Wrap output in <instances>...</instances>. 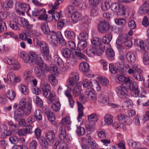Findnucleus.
<instances>
[{
	"label": "nucleus",
	"instance_id": "nucleus-41",
	"mask_svg": "<svg viewBox=\"0 0 149 149\" xmlns=\"http://www.w3.org/2000/svg\"><path fill=\"white\" fill-rule=\"evenodd\" d=\"M91 42L92 44L94 45V46H96L97 47L104 45L101 42V39L98 38H95L91 40Z\"/></svg>",
	"mask_w": 149,
	"mask_h": 149
},
{
	"label": "nucleus",
	"instance_id": "nucleus-47",
	"mask_svg": "<svg viewBox=\"0 0 149 149\" xmlns=\"http://www.w3.org/2000/svg\"><path fill=\"white\" fill-rule=\"evenodd\" d=\"M9 25L10 27L13 30L17 31L20 30L19 24L16 21H10L9 22Z\"/></svg>",
	"mask_w": 149,
	"mask_h": 149
},
{
	"label": "nucleus",
	"instance_id": "nucleus-36",
	"mask_svg": "<svg viewBox=\"0 0 149 149\" xmlns=\"http://www.w3.org/2000/svg\"><path fill=\"white\" fill-rule=\"evenodd\" d=\"M72 22L74 23L77 22L81 19V15L77 11L72 14L71 16Z\"/></svg>",
	"mask_w": 149,
	"mask_h": 149
},
{
	"label": "nucleus",
	"instance_id": "nucleus-48",
	"mask_svg": "<svg viewBox=\"0 0 149 149\" xmlns=\"http://www.w3.org/2000/svg\"><path fill=\"white\" fill-rule=\"evenodd\" d=\"M54 62L56 65L62 67L63 65V62L62 60L58 55H55L54 56Z\"/></svg>",
	"mask_w": 149,
	"mask_h": 149
},
{
	"label": "nucleus",
	"instance_id": "nucleus-39",
	"mask_svg": "<svg viewBox=\"0 0 149 149\" xmlns=\"http://www.w3.org/2000/svg\"><path fill=\"white\" fill-rule=\"evenodd\" d=\"M47 15L45 9L42 8L41 9L40 13L38 18L40 20L46 21L47 19Z\"/></svg>",
	"mask_w": 149,
	"mask_h": 149
},
{
	"label": "nucleus",
	"instance_id": "nucleus-27",
	"mask_svg": "<svg viewBox=\"0 0 149 149\" xmlns=\"http://www.w3.org/2000/svg\"><path fill=\"white\" fill-rule=\"evenodd\" d=\"M56 133L53 130L48 132L46 133V137L50 142L52 143L54 141Z\"/></svg>",
	"mask_w": 149,
	"mask_h": 149
},
{
	"label": "nucleus",
	"instance_id": "nucleus-61",
	"mask_svg": "<svg viewBox=\"0 0 149 149\" xmlns=\"http://www.w3.org/2000/svg\"><path fill=\"white\" fill-rule=\"evenodd\" d=\"M52 14L53 18L56 21H58L59 20L60 17H62V15L61 11H60L59 13L56 11H54L52 13Z\"/></svg>",
	"mask_w": 149,
	"mask_h": 149
},
{
	"label": "nucleus",
	"instance_id": "nucleus-10",
	"mask_svg": "<svg viewBox=\"0 0 149 149\" xmlns=\"http://www.w3.org/2000/svg\"><path fill=\"white\" fill-rule=\"evenodd\" d=\"M109 29V24L107 21H102L98 25V30L101 33H106L108 32Z\"/></svg>",
	"mask_w": 149,
	"mask_h": 149
},
{
	"label": "nucleus",
	"instance_id": "nucleus-22",
	"mask_svg": "<svg viewBox=\"0 0 149 149\" xmlns=\"http://www.w3.org/2000/svg\"><path fill=\"white\" fill-rule=\"evenodd\" d=\"M116 65L117 67V68H115L113 63H110L109 65V71L112 73L116 74L117 70H120V67H123V65L122 64L120 65L118 62H117Z\"/></svg>",
	"mask_w": 149,
	"mask_h": 149
},
{
	"label": "nucleus",
	"instance_id": "nucleus-53",
	"mask_svg": "<svg viewBox=\"0 0 149 149\" xmlns=\"http://www.w3.org/2000/svg\"><path fill=\"white\" fill-rule=\"evenodd\" d=\"M48 77L49 81L53 86H55L57 84V81L54 76L52 75H49Z\"/></svg>",
	"mask_w": 149,
	"mask_h": 149
},
{
	"label": "nucleus",
	"instance_id": "nucleus-60",
	"mask_svg": "<svg viewBox=\"0 0 149 149\" xmlns=\"http://www.w3.org/2000/svg\"><path fill=\"white\" fill-rule=\"evenodd\" d=\"M61 123L63 125L65 126L67 125L70 124L71 123L70 117L67 116L63 118L61 120Z\"/></svg>",
	"mask_w": 149,
	"mask_h": 149
},
{
	"label": "nucleus",
	"instance_id": "nucleus-55",
	"mask_svg": "<svg viewBox=\"0 0 149 149\" xmlns=\"http://www.w3.org/2000/svg\"><path fill=\"white\" fill-rule=\"evenodd\" d=\"M6 23L2 19H0V33L6 31Z\"/></svg>",
	"mask_w": 149,
	"mask_h": 149
},
{
	"label": "nucleus",
	"instance_id": "nucleus-6",
	"mask_svg": "<svg viewBox=\"0 0 149 149\" xmlns=\"http://www.w3.org/2000/svg\"><path fill=\"white\" fill-rule=\"evenodd\" d=\"M40 87L44 96L48 98V100L50 103L53 102L56 98V95L51 91V87L49 84L41 82Z\"/></svg>",
	"mask_w": 149,
	"mask_h": 149
},
{
	"label": "nucleus",
	"instance_id": "nucleus-14",
	"mask_svg": "<svg viewBox=\"0 0 149 149\" xmlns=\"http://www.w3.org/2000/svg\"><path fill=\"white\" fill-rule=\"evenodd\" d=\"M115 80L118 83H121L124 82V84L130 86V80L129 78L127 79L124 76L120 74L116 76Z\"/></svg>",
	"mask_w": 149,
	"mask_h": 149
},
{
	"label": "nucleus",
	"instance_id": "nucleus-42",
	"mask_svg": "<svg viewBox=\"0 0 149 149\" xmlns=\"http://www.w3.org/2000/svg\"><path fill=\"white\" fill-rule=\"evenodd\" d=\"M64 0H54L55 4L53 6L52 8L49 10L48 13H52L54 12V10L57 8V6L60 3H62Z\"/></svg>",
	"mask_w": 149,
	"mask_h": 149
},
{
	"label": "nucleus",
	"instance_id": "nucleus-30",
	"mask_svg": "<svg viewBox=\"0 0 149 149\" xmlns=\"http://www.w3.org/2000/svg\"><path fill=\"white\" fill-rule=\"evenodd\" d=\"M126 58L127 61L131 63H134L136 61V57L134 54L132 52H127Z\"/></svg>",
	"mask_w": 149,
	"mask_h": 149
},
{
	"label": "nucleus",
	"instance_id": "nucleus-45",
	"mask_svg": "<svg viewBox=\"0 0 149 149\" xmlns=\"http://www.w3.org/2000/svg\"><path fill=\"white\" fill-rule=\"evenodd\" d=\"M77 11V10L74 7L69 6H68L65 10V14H67L68 15H70L71 14L72 15V14L74 13Z\"/></svg>",
	"mask_w": 149,
	"mask_h": 149
},
{
	"label": "nucleus",
	"instance_id": "nucleus-24",
	"mask_svg": "<svg viewBox=\"0 0 149 149\" xmlns=\"http://www.w3.org/2000/svg\"><path fill=\"white\" fill-rule=\"evenodd\" d=\"M39 59L40 60L38 62L37 65H38L41 68V69L44 72H47L49 71V67L45 63L42 62V58L41 57H40Z\"/></svg>",
	"mask_w": 149,
	"mask_h": 149
},
{
	"label": "nucleus",
	"instance_id": "nucleus-56",
	"mask_svg": "<svg viewBox=\"0 0 149 149\" xmlns=\"http://www.w3.org/2000/svg\"><path fill=\"white\" fill-rule=\"evenodd\" d=\"M88 34L86 32L80 33L78 36V39L80 41H85L88 39Z\"/></svg>",
	"mask_w": 149,
	"mask_h": 149
},
{
	"label": "nucleus",
	"instance_id": "nucleus-23",
	"mask_svg": "<svg viewBox=\"0 0 149 149\" xmlns=\"http://www.w3.org/2000/svg\"><path fill=\"white\" fill-rule=\"evenodd\" d=\"M13 5V2L11 0H7L1 3V6L4 10H9Z\"/></svg>",
	"mask_w": 149,
	"mask_h": 149
},
{
	"label": "nucleus",
	"instance_id": "nucleus-2",
	"mask_svg": "<svg viewBox=\"0 0 149 149\" xmlns=\"http://www.w3.org/2000/svg\"><path fill=\"white\" fill-rule=\"evenodd\" d=\"M79 79L78 73L76 72H72L70 74L69 79L68 81V85L66 86L67 89L64 92V94L68 97L70 105L72 108L74 106V101L72 96L70 93L72 89L69 86H74L76 84Z\"/></svg>",
	"mask_w": 149,
	"mask_h": 149
},
{
	"label": "nucleus",
	"instance_id": "nucleus-17",
	"mask_svg": "<svg viewBox=\"0 0 149 149\" xmlns=\"http://www.w3.org/2000/svg\"><path fill=\"white\" fill-rule=\"evenodd\" d=\"M61 53L64 57L68 59H71V61L73 60V58L72 57V52L68 48L65 47L62 49L61 51Z\"/></svg>",
	"mask_w": 149,
	"mask_h": 149
},
{
	"label": "nucleus",
	"instance_id": "nucleus-1",
	"mask_svg": "<svg viewBox=\"0 0 149 149\" xmlns=\"http://www.w3.org/2000/svg\"><path fill=\"white\" fill-rule=\"evenodd\" d=\"M32 108L31 102L28 101L26 103V99L22 98L19 102V108L15 111L14 116L15 120L18 121L24 114L26 116L29 115L31 113Z\"/></svg>",
	"mask_w": 149,
	"mask_h": 149
},
{
	"label": "nucleus",
	"instance_id": "nucleus-32",
	"mask_svg": "<svg viewBox=\"0 0 149 149\" xmlns=\"http://www.w3.org/2000/svg\"><path fill=\"white\" fill-rule=\"evenodd\" d=\"M21 22L24 28L27 30L29 31L32 29L33 25L29 24V22L26 19H22L21 20Z\"/></svg>",
	"mask_w": 149,
	"mask_h": 149
},
{
	"label": "nucleus",
	"instance_id": "nucleus-35",
	"mask_svg": "<svg viewBox=\"0 0 149 149\" xmlns=\"http://www.w3.org/2000/svg\"><path fill=\"white\" fill-rule=\"evenodd\" d=\"M97 47L94 46V47L91 46L90 47L89 51L87 52L86 50L83 52L84 54H86L88 56H90L92 54H96L97 53Z\"/></svg>",
	"mask_w": 149,
	"mask_h": 149
},
{
	"label": "nucleus",
	"instance_id": "nucleus-33",
	"mask_svg": "<svg viewBox=\"0 0 149 149\" xmlns=\"http://www.w3.org/2000/svg\"><path fill=\"white\" fill-rule=\"evenodd\" d=\"M127 142L129 146H131L132 148L134 149H138L141 146V143L139 142L133 141L130 139L127 140Z\"/></svg>",
	"mask_w": 149,
	"mask_h": 149
},
{
	"label": "nucleus",
	"instance_id": "nucleus-4",
	"mask_svg": "<svg viewBox=\"0 0 149 149\" xmlns=\"http://www.w3.org/2000/svg\"><path fill=\"white\" fill-rule=\"evenodd\" d=\"M47 39L49 42L52 45L56 46L58 44V40L59 43L62 45L65 44V42L60 32H56L52 31L50 35L48 36Z\"/></svg>",
	"mask_w": 149,
	"mask_h": 149
},
{
	"label": "nucleus",
	"instance_id": "nucleus-54",
	"mask_svg": "<svg viewBox=\"0 0 149 149\" xmlns=\"http://www.w3.org/2000/svg\"><path fill=\"white\" fill-rule=\"evenodd\" d=\"M42 113L39 109H36L34 113V115L36 119L38 120H41L42 118Z\"/></svg>",
	"mask_w": 149,
	"mask_h": 149
},
{
	"label": "nucleus",
	"instance_id": "nucleus-58",
	"mask_svg": "<svg viewBox=\"0 0 149 149\" xmlns=\"http://www.w3.org/2000/svg\"><path fill=\"white\" fill-rule=\"evenodd\" d=\"M19 6H20L22 10L24 11L27 13L30 9V6L26 3L19 4Z\"/></svg>",
	"mask_w": 149,
	"mask_h": 149
},
{
	"label": "nucleus",
	"instance_id": "nucleus-40",
	"mask_svg": "<svg viewBox=\"0 0 149 149\" xmlns=\"http://www.w3.org/2000/svg\"><path fill=\"white\" fill-rule=\"evenodd\" d=\"M19 89L22 93L25 95L28 94L29 90L27 86L24 84H21L18 86Z\"/></svg>",
	"mask_w": 149,
	"mask_h": 149
},
{
	"label": "nucleus",
	"instance_id": "nucleus-52",
	"mask_svg": "<svg viewBox=\"0 0 149 149\" xmlns=\"http://www.w3.org/2000/svg\"><path fill=\"white\" fill-rule=\"evenodd\" d=\"M64 33L65 37L69 39H73L75 37L74 33L73 31H65Z\"/></svg>",
	"mask_w": 149,
	"mask_h": 149
},
{
	"label": "nucleus",
	"instance_id": "nucleus-59",
	"mask_svg": "<svg viewBox=\"0 0 149 149\" xmlns=\"http://www.w3.org/2000/svg\"><path fill=\"white\" fill-rule=\"evenodd\" d=\"M143 62L145 65L149 64V52H146L143 58Z\"/></svg>",
	"mask_w": 149,
	"mask_h": 149
},
{
	"label": "nucleus",
	"instance_id": "nucleus-50",
	"mask_svg": "<svg viewBox=\"0 0 149 149\" xmlns=\"http://www.w3.org/2000/svg\"><path fill=\"white\" fill-rule=\"evenodd\" d=\"M115 22L116 24L120 26L125 25L127 23L126 19L123 18H116Z\"/></svg>",
	"mask_w": 149,
	"mask_h": 149
},
{
	"label": "nucleus",
	"instance_id": "nucleus-25",
	"mask_svg": "<svg viewBox=\"0 0 149 149\" xmlns=\"http://www.w3.org/2000/svg\"><path fill=\"white\" fill-rule=\"evenodd\" d=\"M34 72L36 75L40 79H42L45 77L44 72L38 66H36L34 69Z\"/></svg>",
	"mask_w": 149,
	"mask_h": 149
},
{
	"label": "nucleus",
	"instance_id": "nucleus-63",
	"mask_svg": "<svg viewBox=\"0 0 149 149\" xmlns=\"http://www.w3.org/2000/svg\"><path fill=\"white\" fill-rule=\"evenodd\" d=\"M7 96L9 99L13 100L15 98V94L12 90H9L7 91Z\"/></svg>",
	"mask_w": 149,
	"mask_h": 149
},
{
	"label": "nucleus",
	"instance_id": "nucleus-46",
	"mask_svg": "<svg viewBox=\"0 0 149 149\" xmlns=\"http://www.w3.org/2000/svg\"><path fill=\"white\" fill-rule=\"evenodd\" d=\"M81 87L79 86H76L74 88L72 91L73 96L75 97H77L80 94Z\"/></svg>",
	"mask_w": 149,
	"mask_h": 149
},
{
	"label": "nucleus",
	"instance_id": "nucleus-21",
	"mask_svg": "<svg viewBox=\"0 0 149 149\" xmlns=\"http://www.w3.org/2000/svg\"><path fill=\"white\" fill-rule=\"evenodd\" d=\"M48 103L49 104L53 103L52 105V107L54 111H59L60 108L61 104L58 99L56 97L53 102L50 103L49 101H48Z\"/></svg>",
	"mask_w": 149,
	"mask_h": 149
},
{
	"label": "nucleus",
	"instance_id": "nucleus-9",
	"mask_svg": "<svg viewBox=\"0 0 149 149\" xmlns=\"http://www.w3.org/2000/svg\"><path fill=\"white\" fill-rule=\"evenodd\" d=\"M145 45L143 42L140 39H136L134 42V44L136 46H139L143 52L145 51V46L148 49H149V38L145 40Z\"/></svg>",
	"mask_w": 149,
	"mask_h": 149
},
{
	"label": "nucleus",
	"instance_id": "nucleus-19",
	"mask_svg": "<svg viewBox=\"0 0 149 149\" xmlns=\"http://www.w3.org/2000/svg\"><path fill=\"white\" fill-rule=\"evenodd\" d=\"M127 72L130 74L136 73H141L142 72V70L139 67L137 64H134L131 66L130 68L128 69Z\"/></svg>",
	"mask_w": 149,
	"mask_h": 149
},
{
	"label": "nucleus",
	"instance_id": "nucleus-29",
	"mask_svg": "<svg viewBox=\"0 0 149 149\" xmlns=\"http://www.w3.org/2000/svg\"><path fill=\"white\" fill-rule=\"evenodd\" d=\"M45 113L49 120L52 124H55V118L53 112L49 111L47 110L46 111Z\"/></svg>",
	"mask_w": 149,
	"mask_h": 149
},
{
	"label": "nucleus",
	"instance_id": "nucleus-44",
	"mask_svg": "<svg viewBox=\"0 0 149 149\" xmlns=\"http://www.w3.org/2000/svg\"><path fill=\"white\" fill-rule=\"evenodd\" d=\"M113 127L115 129L120 128L124 130L126 129L125 124H122L118 121L114 122L113 123Z\"/></svg>",
	"mask_w": 149,
	"mask_h": 149
},
{
	"label": "nucleus",
	"instance_id": "nucleus-51",
	"mask_svg": "<svg viewBox=\"0 0 149 149\" xmlns=\"http://www.w3.org/2000/svg\"><path fill=\"white\" fill-rule=\"evenodd\" d=\"M132 105V101L130 100L123 102V103L122 107L124 109H127L131 108Z\"/></svg>",
	"mask_w": 149,
	"mask_h": 149
},
{
	"label": "nucleus",
	"instance_id": "nucleus-37",
	"mask_svg": "<svg viewBox=\"0 0 149 149\" xmlns=\"http://www.w3.org/2000/svg\"><path fill=\"white\" fill-rule=\"evenodd\" d=\"M113 116L110 114H107L104 116V121L108 125H111L113 122Z\"/></svg>",
	"mask_w": 149,
	"mask_h": 149
},
{
	"label": "nucleus",
	"instance_id": "nucleus-64",
	"mask_svg": "<svg viewBox=\"0 0 149 149\" xmlns=\"http://www.w3.org/2000/svg\"><path fill=\"white\" fill-rule=\"evenodd\" d=\"M57 143L58 144V149H68V146L66 142L61 141L59 143Z\"/></svg>",
	"mask_w": 149,
	"mask_h": 149
},
{
	"label": "nucleus",
	"instance_id": "nucleus-34",
	"mask_svg": "<svg viewBox=\"0 0 149 149\" xmlns=\"http://www.w3.org/2000/svg\"><path fill=\"white\" fill-rule=\"evenodd\" d=\"M149 6L146 4H144L141 6L138 10V13L141 15H143L147 13L148 10Z\"/></svg>",
	"mask_w": 149,
	"mask_h": 149
},
{
	"label": "nucleus",
	"instance_id": "nucleus-3",
	"mask_svg": "<svg viewBox=\"0 0 149 149\" xmlns=\"http://www.w3.org/2000/svg\"><path fill=\"white\" fill-rule=\"evenodd\" d=\"M102 10L106 11L111 7L114 13L118 16H120L124 15L125 11V8L123 5L118 3H111V0H106L101 5Z\"/></svg>",
	"mask_w": 149,
	"mask_h": 149
},
{
	"label": "nucleus",
	"instance_id": "nucleus-43",
	"mask_svg": "<svg viewBox=\"0 0 149 149\" xmlns=\"http://www.w3.org/2000/svg\"><path fill=\"white\" fill-rule=\"evenodd\" d=\"M112 38V36L110 34H107L105 36L103 37L102 40L103 43L104 44H109Z\"/></svg>",
	"mask_w": 149,
	"mask_h": 149
},
{
	"label": "nucleus",
	"instance_id": "nucleus-62",
	"mask_svg": "<svg viewBox=\"0 0 149 149\" xmlns=\"http://www.w3.org/2000/svg\"><path fill=\"white\" fill-rule=\"evenodd\" d=\"M118 120L119 122L122 124H125L126 123L125 116L122 114H120L117 116Z\"/></svg>",
	"mask_w": 149,
	"mask_h": 149
},
{
	"label": "nucleus",
	"instance_id": "nucleus-38",
	"mask_svg": "<svg viewBox=\"0 0 149 149\" xmlns=\"http://www.w3.org/2000/svg\"><path fill=\"white\" fill-rule=\"evenodd\" d=\"M39 143L42 149H48V143L45 138L41 139L39 140Z\"/></svg>",
	"mask_w": 149,
	"mask_h": 149
},
{
	"label": "nucleus",
	"instance_id": "nucleus-49",
	"mask_svg": "<svg viewBox=\"0 0 149 149\" xmlns=\"http://www.w3.org/2000/svg\"><path fill=\"white\" fill-rule=\"evenodd\" d=\"M100 101L102 104L104 105H108L110 103L109 97L107 95H103L101 97Z\"/></svg>",
	"mask_w": 149,
	"mask_h": 149
},
{
	"label": "nucleus",
	"instance_id": "nucleus-28",
	"mask_svg": "<svg viewBox=\"0 0 149 149\" xmlns=\"http://www.w3.org/2000/svg\"><path fill=\"white\" fill-rule=\"evenodd\" d=\"M77 104L78 107L79 115L77 120L79 122L81 121V117L83 116V110L84 107L82 104L79 101H77Z\"/></svg>",
	"mask_w": 149,
	"mask_h": 149
},
{
	"label": "nucleus",
	"instance_id": "nucleus-26",
	"mask_svg": "<svg viewBox=\"0 0 149 149\" xmlns=\"http://www.w3.org/2000/svg\"><path fill=\"white\" fill-rule=\"evenodd\" d=\"M106 55L107 58L110 60L114 59L115 53L113 49L111 48H108L105 51Z\"/></svg>",
	"mask_w": 149,
	"mask_h": 149
},
{
	"label": "nucleus",
	"instance_id": "nucleus-7",
	"mask_svg": "<svg viewBox=\"0 0 149 149\" xmlns=\"http://www.w3.org/2000/svg\"><path fill=\"white\" fill-rule=\"evenodd\" d=\"M87 44L85 41H80L78 44V48L79 49V51L75 52V54L77 57L80 59H83L87 61L88 58L87 57L81 53V51L85 49L87 47Z\"/></svg>",
	"mask_w": 149,
	"mask_h": 149
},
{
	"label": "nucleus",
	"instance_id": "nucleus-15",
	"mask_svg": "<svg viewBox=\"0 0 149 149\" xmlns=\"http://www.w3.org/2000/svg\"><path fill=\"white\" fill-rule=\"evenodd\" d=\"M146 93V91L143 88H141V91H140L138 89L136 90L131 91L130 94L131 95L134 97H139L142 98L145 97L144 95Z\"/></svg>",
	"mask_w": 149,
	"mask_h": 149
},
{
	"label": "nucleus",
	"instance_id": "nucleus-18",
	"mask_svg": "<svg viewBox=\"0 0 149 149\" xmlns=\"http://www.w3.org/2000/svg\"><path fill=\"white\" fill-rule=\"evenodd\" d=\"M128 36L125 33L119 35L116 40V44L118 45H121L128 39Z\"/></svg>",
	"mask_w": 149,
	"mask_h": 149
},
{
	"label": "nucleus",
	"instance_id": "nucleus-13",
	"mask_svg": "<svg viewBox=\"0 0 149 149\" xmlns=\"http://www.w3.org/2000/svg\"><path fill=\"white\" fill-rule=\"evenodd\" d=\"M84 97L88 100H94L97 98V95L90 88H87L85 91Z\"/></svg>",
	"mask_w": 149,
	"mask_h": 149
},
{
	"label": "nucleus",
	"instance_id": "nucleus-8",
	"mask_svg": "<svg viewBox=\"0 0 149 149\" xmlns=\"http://www.w3.org/2000/svg\"><path fill=\"white\" fill-rule=\"evenodd\" d=\"M39 58H38L37 55L33 52H30L29 54L27 60L26 61V63H28L31 66H33L38 63L40 60Z\"/></svg>",
	"mask_w": 149,
	"mask_h": 149
},
{
	"label": "nucleus",
	"instance_id": "nucleus-12",
	"mask_svg": "<svg viewBox=\"0 0 149 149\" xmlns=\"http://www.w3.org/2000/svg\"><path fill=\"white\" fill-rule=\"evenodd\" d=\"M117 94L121 99H125L127 98V90L124 86L122 85L117 87Z\"/></svg>",
	"mask_w": 149,
	"mask_h": 149
},
{
	"label": "nucleus",
	"instance_id": "nucleus-57",
	"mask_svg": "<svg viewBox=\"0 0 149 149\" xmlns=\"http://www.w3.org/2000/svg\"><path fill=\"white\" fill-rule=\"evenodd\" d=\"M99 14V11L97 7H92L90 12V15L93 17L97 16Z\"/></svg>",
	"mask_w": 149,
	"mask_h": 149
},
{
	"label": "nucleus",
	"instance_id": "nucleus-20",
	"mask_svg": "<svg viewBox=\"0 0 149 149\" xmlns=\"http://www.w3.org/2000/svg\"><path fill=\"white\" fill-rule=\"evenodd\" d=\"M40 27L43 33L45 34L50 35L51 33L53 31H50L47 23L45 22H42L40 25Z\"/></svg>",
	"mask_w": 149,
	"mask_h": 149
},
{
	"label": "nucleus",
	"instance_id": "nucleus-11",
	"mask_svg": "<svg viewBox=\"0 0 149 149\" xmlns=\"http://www.w3.org/2000/svg\"><path fill=\"white\" fill-rule=\"evenodd\" d=\"M4 61L6 63L12 65L13 70H18L20 67L19 62L17 60H15L13 59L6 57L4 59Z\"/></svg>",
	"mask_w": 149,
	"mask_h": 149
},
{
	"label": "nucleus",
	"instance_id": "nucleus-16",
	"mask_svg": "<svg viewBox=\"0 0 149 149\" xmlns=\"http://www.w3.org/2000/svg\"><path fill=\"white\" fill-rule=\"evenodd\" d=\"M59 135L60 138L62 140H64L65 139L70 141V138H68V135H67L65 127L62 125L60 127L59 129Z\"/></svg>",
	"mask_w": 149,
	"mask_h": 149
},
{
	"label": "nucleus",
	"instance_id": "nucleus-31",
	"mask_svg": "<svg viewBox=\"0 0 149 149\" xmlns=\"http://www.w3.org/2000/svg\"><path fill=\"white\" fill-rule=\"evenodd\" d=\"M79 69L83 72H86L89 69V65L87 63L83 62L80 64Z\"/></svg>",
	"mask_w": 149,
	"mask_h": 149
},
{
	"label": "nucleus",
	"instance_id": "nucleus-5",
	"mask_svg": "<svg viewBox=\"0 0 149 149\" xmlns=\"http://www.w3.org/2000/svg\"><path fill=\"white\" fill-rule=\"evenodd\" d=\"M33 42L36 46L40 47L41 53L44 58L47 57L48 59L49 50L48 44L44 41H40L37 38H34Z\"/></svg>",
	"mask_w": 149,
	"mask_h": 149
}]
</instances>
